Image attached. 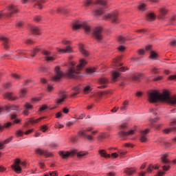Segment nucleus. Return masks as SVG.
Wrapping results in <instances>:
<instances>
[{"label":"nucleus","mask_w":176,"mask_h":176,"mask_svg":"<svg viewBox=\"0 0 176 176\" xmlns=\"http://www.w3.org/2000/svg\"><path fill=\"white\" fill-rule=\"evenodd\" d=\"M148 100L152 103L162 101L167 102L170 105H176V96H170V94L167 91H164L162 94H160L157 90H151L148 92Z\"/></svg>","instance_id":"1"},{"label":"nucleus","mask_w":176,"mask_h":176,"mask_svg":"<svg viewBox=\"0 0 176 176\" xmlns=\"http://www.w3.org/2000/svg\"><path fill=\"white\" fill-rule=\"evenodd\" d=\"M168 12V10L166 8H161L159 10V15L156 16L155 13L150 12L146 15V19L148 21H155L156 19H158L159 20H164L166 19V14Z\"/></svg>","instance_id":"2"},{"label":"nucleus","mask_w":176,"mask_h":176,"mask_svg":"<svg viewBox=\"0 0 176 176\" xmlns=\"http://www.w3.org/2000/svg\"><path fill=\"white\" fill-rule=\"evenodd\" d=\"M96 134H97V131H93V128L89 127L84 131H78V136L87 138L89 140V141H93V135H96Z\"/></svg>","instance_id":"3"},{"label":"nucleus","mask_w":176,"mask_h":176,"mask_svg":"<svg viewBox=\"0 0 176 176\" xmlns=\"http://www.w3.org/2000/svg\"><path fill=\"white\" fill-rule=\"evenodd\" d=\"M72 30L76 31V30L83 29L85 32H91V27L86 23H74L72 25Z\"/></svg>","instance_id":"4"},{"label":"nucleus","mask_w":176,"mask_h":176,"mask_svg":"<svg viewBox=\"0 0 176 176\" xmlns=\"http://www.w3.org/2000/svg\"><path fill=\"white\" fill-rule=\"evenodd\" d=\"M126 124H122L120 126V131L118 132V135L119 137H120L121 138H126V137H129V135H134V130H131L129 131H124L123 130H124V129H126Z\"/></svg>","instance_id":"5"},{"label":"nucleus","mask_w":176,"mask_h":176,"mask_svg":"<svg viewBox=\"0 0 176 176\" xmlns=\"http://www.w3.org/2000/svg\"><path fill=\"white\" fill-rule=\"evenodd\" d=\"M119 12H114L111 14H108L103 16L104 21H113L115 23L116 21H119Z\"/></svg>","instance_id":"6"},{"label":"nucleus","mask_w":176,"mask_h":176,"mask_svg":"<svg viewBox=\"0 0 176 176\" xmlns=\"http://www.w3.org/2000/svg\"><path fill=\"white\" fill-rule=\"evenodd\" d=\"M10 118L12 122H7L6 124H4V126L0 125V131H2V129H3L4 127L8 129V127H10L12 124H17V123H20V120L17 119V116H16V114H12L10 116Z\"/></svg>","instance_id":"7"},{"label":"nucleus","mask_w":176,"mask_h":176,"mask_svg":"<svg viewBox=\"0 0 176 176\" xmlns=\"http://www.w3.org/2000/svg\"><path fill=\"white\" fill-rule=\"evenodd\" d=\"M94 36L97 41L102 40V28L101 26L96 27L93 30Z\"/></svg>","instance_id":"8"},{"label":"nucleus","mask_w":176,"mask_h":176,"mask_svg":"<svg viewBox=\"0 0 176 176\" xmlns=\"http://www.w3.org/2000/svg\"><path fill=\"white\" fill-rule=\"evenodd\" d=\"M21 2L22 3L32 2L38 9H42L43 8V3L46 2V0H21Z\"/></svg>","instance_id":"9"},{"label":"nucleus","mask_w":176,"mask_h":176,"mask_svg":"<svg viewBox=\"0 0 176 176\" xmlns=\"http://www.w3.org/2000/svg\"><path fill=\"white\" fill-rule=\"evenodd\" d=\"M20 164H21V166H25V162H21L19 159H16L14 165H12V168H14V171H16L17 174H20V173H21V166H20Z\"/></svg>","instance_id":"10"},{"label":"nucleus","mask_w":176,"mask_h":176,"mask_svg":"<svg viewBox=\"0 0 176 176\" xmlns=\"http://www.w3.org/2000/svg\"><path fill=\"white\" fill-rule=\"evenodd\" d=\"M8 12L5 14L7 17H12V14H14V13H18L19 10L17 9V7L14 5H10L8 7Z\"/></svg>","instance_id":"11"},{"label":"nucleus","mask_w":176,"mask_h":176,"mask_svg":"<svg viewBox=\"0 0 176 176\" xmlns=\"http://www.w3.org/2000/svg\"><path fill=\"white\" fill-rule=\"evenodd\" d=\"M64 76V74L60 69L58 66L55 67V76L52 78L54 82H57V80H60Z\"/></svg>","instance_id":"12"},{"label":"nucleus","mask_w":176,"mask_h":176,"mask_svg":"<svg viewBox=\"0 0 176 176\" xmlns=\"http://www.w3.org/2000/svg\"><path fill=\"white\" fill-rule=\"evenodd\" d=\"M35 153L40 155L41 156H45L46 157H52V153H49L47 150H42V148H36Z\"/></svg>","instance_id":"13"},{"label":"nucleus","mask_w":176,"mask_h":176,"mask_svg":"<svg viewBox=\"0 0 176 176\" xmlns=\"http://www.w3.org/2000/svg\"><path fill=\"white\" fill-rule=\"evenodd\" d=\"M65 98H67V92L64 91H60L59 92V98L56 99V103L58 104V105H60L61 102L65 101Z\"/></svg>","instance_id":"14"},{"label":"nucleus","mask_w":176,"mask_h":176,"mask_svg":"<svg viewBox=\"0 0 176 176\" xmlns=\"http://www.w3.org/2000/svg\"><path fill=\"white\" fill-rule=\"evenodd\" d=\"M66 75L69 78H78V76H79V72H76L75 69L70 67L66 72Z\"/></svg>","instance_id":"15"},{"label":"nucleus","mask_w":176,"mask_h":176,"mask_svg":"<svg viewBox=\"0 0 176 176\" xmlns=\"http://www.w3.org/2000/svg\"><path fill=\"white\" fill-rule=\"evenodd\" d=\"M59 156L62 157V159H68L69 156H74L75 155V151H59Z\"/></svg>","instance_id":"16"},{"label":"nucleus","mask_w":176,"mask_h":176,"mask_svg":"<svg viewBox=\"0 0 176 176\" xmlns=\"http://www.w3.org/2000/svg\"><path fill=\"white\" fill-rule=\"evenodd\" d=\"M149 133V129H146L142 131L140 133V141L141 142H146L148 140V134Z\"/></svg>","instance_id":"17"},{"label":"nucleus","mask_w":176,"mask_h":176,"mask_svg":"<svg viewBox=\"0 0 176 176\" xmlns=\"http://www.w3.org/2000/svg\"><path fill=\"white\" fill-rule=\"evenodd\" d=\"M146 52H150V58H151V60H156V58H157V54L152 51V45L146 47Z\"/></svg>","instance_id":"18"},{"label":"nucleus","mask_w":176,"mask_h":176,"mask_svg":"<svg viewBox=\"0 0 176 176\" xmlns=\"http://www.w3.org/2000/svg\"><path fill=\"white\" fill-rule=\"evenodd\" d=\"M0 41H3L4 49L8 50V48L9 47V38L3 35H0Z\"/></svg>","instance_id":"19"},{"label":"nucleus","mask_w":176,"mask_h":176,"mask_svg":"<svg viewBox=\"0 0 176 176\" xmlns=\"http://www.w3.org/2000/svg\"><path fill=\"white\" fill-rule=\"evenodd\" d=\"M43 54L45 56V58L47 61H54V60H56L54 56H52V54H50V52L47 50H43Z\"/></svg>","instance_id":"20"},{"label":"nucleus","mask_w":176,"mask_h":176,"mask_svg":"<svg viewBox=\"0 0 176 176\" xmlns=\"http://www.w3.org/2000/svg\"><path fill=\"white\" fill-rule=\"evenodd\" d=\"M104 8L102 7H98L93 11L94 16H102L104 14Z\"/></svg>","instance_id":"21"},{"label":"nucleus","mask_w":176,"mask_h":176,"mask_svg":"<svg viewBox=\"0 0 176 176\" xmlns=\"http://www.w3.org/2000/svg\"><path fill=\"white\" fill-rule=\"evenodd\" d=\"M57 51L60 54H63L64 53H72V48H71L69 45H67L66 49L57 48Z\"/></svg>","instance_id":"22"},{"label":"nucleus","mask_w":176,"mask_h":176,"mask_svg":"<svg viewBox=\"0 0 176 176\" xmlns=\"http://www.w3.org/2000/svg\"><path fill=\"white\" fill-rule=\"evenodd\" d=\"M99 82L101 85H103L98 87V89H105V87H107V85L108 83V79L105 78H102L99 80Z\"/></svg>","instance_id":"23"},{"label":"nucleus","mask_w":176,"mask_h":176,"mask_svg":"<svg viewBox=\"0 0 176 176\" xmlns=\"http://www.w3.org/2000/svg\"><path fill=\"white\" fill-rule=\"evenodd\" d=\"M30 30L34 35H41V30L36 26L32 25Z\"/></svg>","instance_id":"24"},{"label":"nucleus","mask_w":176,"mask_h":176,"mask_svg":"<svg viewBox=\"0 0 176 176\" xmlns=\"http://www.w3.org/2000/svg\"><path fill=\"white\" fill-rule=\"evenodd\" d=\"M124 173L127 175H133L135 173V168H126L124 170Z\"/></svg>","instance_id":"25"},{"label":"nucleus","mask_w":176,"mask_h":176,"mask_svg":"<svg viewBox=\"0 0 176 176\" xmlns=\"http://www.w3.org/2000/svg\"><path fill=\"white\" fill-rule=\"evenodd\" d=\"M5 109L6 111H17L19 109V107L14 104H10L5 107Z\"/></svg>","instance_id":"26"},{"label":"nucleus","mask_w":176,"mask_h":176,"mask_svg":"<svg viewBox=\"0 0 176 176\" xmlns=\"http://www.w3.org/2000/svg\"><path fill=\"white\" fill-rule=\"evenodd\" d=\"M87 64V61L85 59H81L80 60V64L77 66V71H80V69H82V68L84 67L85 65Z\"/></svg>","instance_id":"27"},{"label":"nucleus","mask_w":176,"mask_h":176,"mask_svg":"<svg viewBox=\"0 0 176 176\" xmlns=\"http://www.w3.org/2000/svg\"><path fill=\"white\" fill-rule=\"evenodd\" d=\"M99 155L102 157H107L108 159L111 158V154L107 153V151L105 150H99Z\"/></svg>","instance_id":"28"},{"label":"nucleus","mask_w":176,"mask_h":176,"mask_svg":"<svg viewBox=\"0 0 176 176\" xmlns=\"http://www.w3.org/2000/svg\"><path fill=\"white\" fill-rule=\"evenodd\" d=\"M4 98H6L7 100H11L12 101H14V100H16V97H14L13 94L12 93L5 94Z\"/></svg>","instance_id":"29"},{"label":"nucleus","mask_w":176,"mask_h":176,"mask_svg":"<svg viewBox=\"0 0 176 176\" xmlns=\"http://www.w3.org/2000/svg\"><path fill=\"white\" fill-rule=\"evenodd\" d=\"M119 76H120V73H119V72H113L112 74V81L116 82Z\"/></svg>","instance_id":"30"},{"label":"nucleus","mask_w":176,"mask_h":176,"mask_svg":"<svg viewBox=\"0 0 176 176\" xmlns=\"http://www.w3.org/2000/svg\"><path fill=\"white\" fill-rule=\"evenodd\" d=\"M159 120V118H155L151 120V127H155V129H160V124H154L153 123H156Z\"/></svg>","instance_id":"31"},{"label":"nucleus","mask_w":176,"mask_h":176,"mask_svg":"<svg viewBox=\"0 0 176 176\" xmlns=\"http://www.w3.org/2000/svg\"><path fill=\"white\" fill-rule=\"evenodd\" d=\"M80 51L85 57H87V56H89V52L85 49V47L80 46Z\"/></svg>","instance_id":"32"},{"label":"nucleus","mask_w":176,"mask_h":176,"mask_svg":"<svg viewBox=\"0 0 176 176\" xmlns=\"http://www.w3.org/2000/svg\"><path fill=\"white\" fill-rule=\"evenodd\" d=\"M80 86H77L73 88V91L75 92L72 95V96L75 97V96L79 94V93L80 92Z\"/></svg>","instance_id":"33"},{"label":"nucleus","mask_w":176,"mask_h":176,"mask_svg":"<svg viewBox=\"0 0 176 176\" xmlns=\"http://www.w3.org/2000/svg\"><path fill=\"white\" fill-rule=\"evenodd\" d=\"M159 169V166H155V165H150L148 168H147V173H152L153 170H157Z\"/></svg>","instance_id":"34"},{"label":"nucleus","mask_w":176,"mask_h":176,"mask_svg":"<svg viewBox=\"0 0 176 176\" xmlns=\"http://www.w3.org/2000/svg\"><path fill=\"white\" fill-rule=\"evenodd\" d=\"M56 13H58V14L63 13V14H67V13H68V10H65L63 8H58L56 9Z\"/></svg>","instance_id":"35"},{"label":"nucleus","mask_w":176,"mask_h":176,"mask_svg":"<svg viewBox=\"0 0 176 176\" xmlns=\"http://www.w3.org/2000/svg\"><path fill=\"white\" fill-rule=\"evenodd\" d=\"M162 163H164V164H168L170 163V160L167 159V155L164 154L161 157Z\"/></svg>","instance_id":"36"},{"label":"nucleus","mask_w":176,"mask_h":176,"mask_svg":"<svg viewBox=\"0 0 176 176\" xmlns=\"http://www.w3.org/2000/svg\"><path fill=\"white\" fill-rule=\"evenodd\" d=\"M127 107H129V102L127 100H125L120 109L123 112L126 111V109H127Z\"/></svg>","instance_id":"37"},{"label":"nucleus","mask_w":176,"mask_h":176,"mask_svg":"<svg viewBox=\"0 0 176 176\" xmlns=\"http://www.w3.org/2000/svg\"><path fill=\"white\" fill-rule=\"evenodd\" d=\"M126 41H127V39L122 36H120L118 37V42H119V43H120V45H124V43H125Z\"/></svg>","instance_id":"38"},{"label":"nucleus","mask_w":176,"mask_h":176,"mask_svg":"<svg viewBox=\"0 0 176 176\" xmlns=\"http://www.w3.org/2000/svg\"><path fill=\"white\" fill-rule=\"evenodd\" d=\"M176 130V127H172L170 129H164L163 132L164 134H168V133H171V131H174Z\"/></svg>","instance_id":"39"},{"label":"nucleus","mask_w":176,"mask_h":176,"mask_svg":"<svg viewBox=\"0 0 176 176\" xmlns=\"http://www.w3.org/2000/svg\"><path fill=\"white\" fill-rule=\"evenodd\" d=\"M11 76H12V78H14V79H16L17 80L21 79V76L16 73H12L11 74Z\"/></svg>","instance_id":"40"},{"label":"nucleus","mask_w":176,"mask_h":176,"mask_svg":"<svg viewBox=\"0 0 176 176\" xmlns=\"http://www.w3.org/2000/svg\"><path fill=\"white\" fill-rule=\"evenodd\" d=\"M25 94H27V89H21V91L19 92V96L22 98L25 97Z\"/></svg>","instance_id":"41"},{"label":"nucleus","mask_w":176,"mask_h":176,"mask_svg":"<svg viewBox=\"0 0 176 176\" xmlns=\"http://www.w3.org/2000/svg\"><path fill=\"white\" fill-rule=\"evenodd\" d=\"M87 72L89 75H93V74L97 72V71L96 70V68H90L87 70Z\"/></svg>","instance_id":"42"},{"label":"nucleus","mask_w":176,"mask_h":176,"mask_svg":"<svg viewBox=\"0 0 176 176\" xmlns=\"http://www.w3.org/2000/svg\"><path fill=\"white\" fill-rule=\"evenodd\" d=\"M87 155V153L86 152L84 151H81L77 153V156L78 157H85V156Z\"/></svg>","instance_id":"43"},{"label":"nucleus","mask_w":176,"mask_h":176,"mask_svg":"<svg viewBox=\"0 0 176 176\" xmlns=\"http://www.w3.org/2000/svg\"><path fill=\"white\" fill-rule=\"evenodd\" d=\"M96 3H98L99 5H102V6H107V1L105 0H98L96 1Z\"/></svg>","instance_id":"44"},{"label":"nucleus","mask_w":176,"mask_h":176,"mask_svg":"<svg viewBox=\"0 0 176 176\" xmlns=\"http://www.w3.org/2000/svg\"><path fill=\"white\" fill-rule=\"evenodd\" d=\"M34 21H35L36 23H39V21H43V19H42V17L39 16H36L34 18Z\"/></svg>","instance_id":"45"},{"label":"nucleus","mask_w":176,"mask_h":176,"mask_svg":"<svg viewBox=\"0 0 176 176\" xmlns=\"http://www.w3.org/2000/svg\"><path fill=\"white\" fill-rule=\"evenodd\" d=\"M146 5L144 3L141 4L139 6V10H142V12H145V10H146Z\"/></svg>","instance_id":"46"},{"label":"nucleus","mask_w":176,"mask_h":176,"mask_svg":"<svg viewBox=\"0 0 176 176\" xmlns=\"http://www.w3.org/2000/svg\"><path fill=\"white\" fill-rule=\"evenodd\" d=\"M31 52H32V53H33V54H30V56L32 57H35V55L36 54V53H38L39 52V48L36 47L34 50H32Z\"/></svg>","instance_id":"47"},{"label":"nucleus","mask_w":176,"mask_h":176,"mask_svg":"<svg viewBox=\"0 0 176 176\" xmlns=\"http://www.w3.org/2000/svg\"><path fill=\"white\" fill-rule=\"evenodd\" d=\"M49 127H47V126L46 125H42L41 126V131H42L43 133H46L47 130H48Z\"/></svg>","instance_id":"48"},{"label":"nucleus","mask_w":176,"mask_h":176,"mask_svg":"<svg viewBox=\"0 0 176 176\" xmlns=\"http://www.w3.org/2000/svg\"><path fill=\"white\" fill-rule=\"evenodd\" d=\"M32 107H33V106L31 104H30L29 102H27L25 104V105L24 106L25 109H27V110L32 109Z\"/></svg>","instance_id":"49"},{"label":"nucleus","mask_w":176,"mask_h":176,"mask_svg":"<svg viewBox=\"0 0 176 176\" xmlns=\"http://www.w3.org/2000/svg\"><path fill=\"white\" fill-rule=\"evenodd\" d=\"M23 134H24V132H23V131H21V130L16 131V137H21V136H23Z\"/></svg>","instance_id":"50"},{"label":"nucleus","mask_w":176,"mask_h":176,"mask_svg":"<svg viewBox=\"0 0 176 176\" xmlns=\"http://www.w3.org/2000/svg\"><path fill=\"white\" fill-rule=\"evenodd\" d=\"M89 91H91V89L89 86L85 87L84 88V93L87 94Z\"/></svg>","instance_id":"51"},{"label":"nucleus","mask_w":176,"mask_h":176,"mask_svg":"<svg viewBox=\"0 0 176 176\" xmlns=\"http://www.w3.org/2000/svg\"><path fill=\"white\" fill-rule=\"evenodd\" d=\"M41 100L40 98H34L32 99V104H36V102H39V100Z\"/></svg>","instance_id":"52"},{"label":"nucleus","mask_w":176,"mask_h":176,"mask_svg":"<svg viewBox=\"0 0 176 176\" xmlns=\"http://www.w3.org/2000/svg\"><path fill=\"white\" fill-rule=\"evenodd\" d=\"M12 139H13V137H10V138L6 139V140H4L3 142V144L6 145V144H9V142H10V141H12Z\"/></svg>","instance_id":"53"},{"label":"nucleus","mask_w":176,"mask_h":176,"mask_svg":"<svg viewBox=\"0 0 176 176\" xmlns=\"http://www.w3.org/2000/svg\"><path fill=\"white\" fill-rule=\"evenodd\" d=\"M131 78L133 80H138L141 78V75H133Z\"/></svg>","instance_id":"54"},{"label":"nucleus","mask_w":176,"mask_h":176,"mask_svg":"<svg viewBox=\"0 0 176 176\" xmlns=\"http://www.w3.org/2000/svg\"><path fill=\"white\" fill-rule=\"evenodd\" d=\"M107 94H108V92L104 91V92H99L98 94V97H99V98H101V97H102V96H107Z\"/></svg>","instance_id":"55"},{"label":"nucleus","mask_w":176,"mask_h":176,"mask_svg":"<svg viewBox=\"0 0 176 176\" xmlns=\"http://www.w3.org/2000/svg\"><path fill=\"white\" fill-rule=\"evenodd\" d=\"M56 129H63L64 127V125L60 124V122H56L55 124Z\"/></svg>","instance_id":"56"},{"label":"nucleus","mask_w":176,"mask_h":176,"mask_svg":"<svg viewBox=\"0 0 176 176\" xmlns=\"http://www.w3.org/2000/svg\"><path fill=\"white\" fill-rule=\"evenodd\" d=\"M151 72H153V74H159V69L156 67H153L151 69Z\"/></svg>","instance_id":"57"},{"label":"nucleus","mask_w":176,"mask_h":176,"mask_svg":"<svg viewBox=\"0 0 176 176\" xmlns=\"http://www.w3.org/2000/svg\"><path fill=\"white\" fill-rule=\"evenodd\" d=\"M25 43H26L27 45H32V43H34V41L31 39H27L25 41Z\"/></svg>","instance_id":"58"},{"label":"nucleus","mask_w":176,"mask_h":176,"mask_svg":"<svg viewBox=\"0 0 176 176\" xmlns=\"http://www.w3.org/2000/svg\"><path fill=\"white\" fill-rule=\"evenodd\" d=\"M5 89H10L12 87V84L10 82H7L4 85Z\"/></svg>","instance_id":"59"},{"label":"nucleus","mask_w":176,"mask_h":176,"mask_svg":"<svg viewBox=\"0 0 176 176\" xmlns=\"http://www.w3.org/2000/svg\"><path fill=\"white\" fill-rule=\"evenodd\" d=\"M47 109V106H46V105H43L41 107H40L39 111H40V112H42V111H45V110Z\"/></svg>","instance_id":"60"},{"label":"nucleus","mask_w":176,"mask_h":176,"mask_svg":"<svg viewBox=\"0 0 176 176\" xmlns=\"http://www.w3.org/2000/svg\"><path fill=\"white\" fill-rule=\"evenodd\" d=\"M93 3V1L91 0H87L85 2V6H90Z\"/></svg>","instance_id":"61"},{"label":"nucleus","mask_w":176,"mask_h":176,"mask_svg":"<svg viewBox=\"0 0 176 176\" xmlns=\"http://www.w3.org/2000/svg\"><path fill=\"white\" fill-rule=\"evenodd\" d=\"M53 86L52 85H47V91H52V90H53Z\"/></svg>","instance_id":"62"},{"label":"nucleus","mask_w":176,"mask_h":176,"mask_svg":"<svg viewBox=\"0 0 176 176\" xmlns=\"http://www.w3.org/2000/svg\"><path fill=\"white\" fill-rule=\"evenodd\" d=\"M168 79L169 80H176V75L170 76Z\"/></svg>","instance_id":"63"},{"label":"nucleus","mask_w":176,"mask_h":176,"mask_svg":"<svg viewBox=\"0 0 176 176\" xmlns=\"http://www.w3.org/2000/svg\"><path fill=\"white\" fill-rule=\"evenodd\" d=\"M170 45L172 46H176V40L175 39H173L170 41Z\"/></svg>","instance_id":"64"}]
</instances>
